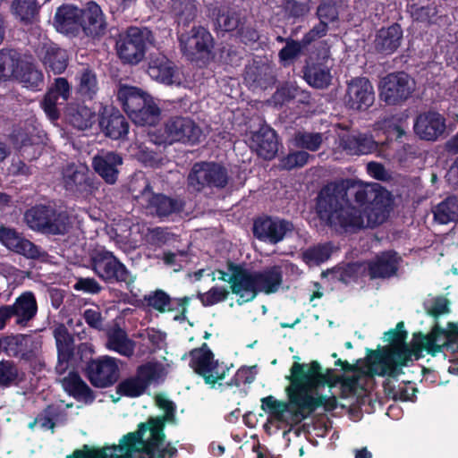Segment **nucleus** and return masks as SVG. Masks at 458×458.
Returning <instances> with one entry per match:
<instances>
[{
  "instance_id": "nucleus-34",
  "label": "nucleus",
  "mask_w": 458,
  "mask_h": 458,
  "mask_svg": "<svg viewBox=\"0 0 458 458\" xmlns=\"http://www.w3.org/2000/svg\"><path fill=\"white\" fill-rule=\"evenodd\" d=\"M38 55L47 69L55 74L62 73L67 67L66 51L54 44H46L39 50Z\"/></svg>"
},
{
  "instance_id": "nucleus-19",
  "label": "nucleus",
  "mask_w": 458,
  "mask_h": 458,
  "mask_svg": "<svg viewBox=\"0 0 458 458\" xmlns=\"http://www.w3.org/2000/svg\"><path fill=\"white\" fill-rule=\"evenodd\" d=\"M293 230V225L285 220L264 217L254 222V235L264 242L276 244L281 242L287 233Z\"/></svg>"
},
{
  "instance_id": "nucleus-53",
  "label": "nucleus",
  "mask_w": 458,
  "mask_h": 458,
  "mask_svg": "<svg viewBox=\"0 0 458 458\" xmlns=\"http://www.w3.org/2000/svg\"><path fill=\"white\" fill-rule=\"evenodd\" d=\"M367 270L366 264L363 263H352L344 267H339L335 271V276L337 279L348 284L355 280L360 276H362Z\"/></svg>"
},
{
  "instance_id": "nucleus-54",
  "label": "nucleus",
  "mask_w": 458,
  "mask_h": 458,
  "mask_svg": "<svg viewBox=\"0 0 458 458\" xmlns=\"http://www.w3.org/2000/svg\"><path fill=\"white\" fill-rule=\"evenodd\" d=\"M20 381L17 366L12 360L0 361V386H8Z\"/></svg>"
},
{
  "instance_id": "nucleus-13",
  "label": "nucleus",
  "mask_w": 458,
  "mask_h": 458,
  "mask_svg": "<svg viewBox=\"0 0 458 458\" xmlns=\"http://www.w3.org/2000/svg\"><path fill=\"white\" fill-rule=\"evenodd\" d=\"M164 136L167 142H199L202 137L199 126L191 118L175 116L170 118L164 127Z\"/></svg>"
},
{
  "instance_id": "nucleus-43",
  "label": "nucleus",
  "mask_w": 458,
  "mask_h": 458,
  "mask_svg": "<svg viewBox=\"0 0 458 458\" xmlns=\"http://www.w3.org/2000/svg\"><path fill=\"white\" fill-rule=\"evenodd\" d=\"M15 79L23 83L26 88L37 89L43 85L42 72L30 63H21L19 74Z\"/></svg>"
},
{
  "instance_id": "nucleus-23",
  "label": "nucleus",
  "mask_w": 458,
  "mask_h": 458,
  "mask_svg": "<svg viewBox=\"0 0 458 458\" xmlns=\"http://www.w3.org/2000/svg\"><path fill=\"white\" fill-rule=\"evenodd\" d=\"M338 146L349 155H368L377 150L372 136L360 132H344L338 137Z\"/></svg>"
},
{
  "instance_id": "nucleus-49",
  "label": "nucleus",
  "mask_w": 458,
  "mask_h": 458,
  "mask_svg": "<svg viewBox=\"0 0 458 458\" xmlns=\"http://www.w3.org/2000/svg\"><path fill=\"white\" fill-rule=\"evenodd\" d=\"M95 113L87 106H80L76 110L72 109L69 113V121L80 130H85L95 122Z\"/></svg>"
},
{
  "instance_id": "nucleus-26",
  "label": "nucleus",
  "mask_w": 458,
  "mask_h": 458,
  "mask_svg": "<svg viewBox=\"0 0 458 458\" xmlns=\"http://www.w3.org/2000/svg\"><path fill=\"white\" fill-rule=\"evenodd\" d=\"M123 158L114 152H101L93 158L95 171L109 184H114L118 177V166Z\"/></svg>"
},
{
  "instance_id": "nucleus-58",
  "label": "nucleus",
  "mask_w": 458,
  "mask_h": 458,
  "mask_svg": "<svg viewBox=\"0 0 458 458\" xmlns=\"http://www.w3.org/2000/svg\"><path fill=\"white\" fill-rule=\"evenodd\" d=\"M310 157L311 156L303 150L292 152L281 159L280 165L286 170L301 167L308 163Z\"/></svg>"
},
{
  "instance_id": "nucleus-12",
  "label": "nucleus",
  "mask_w": 458,
  "mask_h": 458,
  "mask_svg": "<svg viewBox=\"0 0 458 458\" xmlns=\"http://www.w3.org/2000/svg\"><path fill=\"white\" fill-rule=\"evenodd\" d=\"M230 270V274L218 271V279L230 284L232 293L239 297L238 303L254 300L258 292L253 272L240 267H233Z\"/></svg>"
},
{
  "instance_id": "nucleus-4",
  "label": "nucleus",
  "mask_w": 458,
  "mask_h": 458,
  "mask_svg": "<svg viewBox=\"0 0 458 458\" xmlns=\"http://www.w3.org/2000/svg\"><path fill=\"white\" fill-rule=\"evenodd\" d=\"M406 335L403 322L397 324L395 330L385 334V340L393 343L394 350L374 355L369 367L373 374L395 377L403 372V367L410 360V355L403 349Z\"/></svg>"
},
{
  "instance_id": "nucleus-55",
  "label": "nucleus",
  "mask_w": 458,
  "mask_h": 458,
  "mask_svg": "<svg viewBox=\"0 0 458 458\" xmlns=\"http://www.w3.org/2000/svg\"><path fill=\"white\" fill-rule=\"evenodd\" d=\"M261 408L276 419L283 420L284 413L289 409V405L286 403L278 401L270 395L261 399Z\"/></svg>"
},
{
  "instance_id": "nucleus-47",
  "label": "nucleus",
  "mask_w": 458,
  "mask_h": 458,
  "mask_svg": "<svg viewBox=\"0 0 458 458\" xmlns=\"http://www.w3.org/2000/svg\"><path fill=\"white\" fill-rule=\"evenodd\" d=\"M324 140L323 134L318 132H297L293 139V144L297 148H306L310 151L318 150Z\"/></svg>"
},
{
  "instance_id": "nucleus-35",
  "label": "nucleus",
  "mask_w": 458,
  "mask_h": 458,
  "mask_svg": "<svg viewBox=\"0 0 458 458\" xmlns=\"http://www.w3.org/2000/svg\"><path fill=\"white\" fill-rule=\"evenodd\" d=\"M54 336L58 351L56 370L59 373H63L67 369L68 360L72 353V339L66 327L63 325H59L55 328Z\"/></svg>"
},
{
  "instance_id": "nucleus-41",
  "label": "nucleus",
  "mask_w": 458,
  "mask_h": 458,
  "mask_svg": "<svg viewBox=\"0 0 458 458\" xmlns=\"http://www.w3.org/2000/svg\"><path fill=\"white\" fill-rule=\"evenodd\" d=\"M447 344V335L445 330L436 327L430 334L424 335L420 345L421 349L427 351L432 355H436L442 351V348Z\"/></svg>"
},
{
  "instance_id": "nucleus-46",
  "label": "nucleus",
  "mask_w": 458,
  "mask_h": 458,
  "mask_svg": "<svg viewBox=\"0 0 458 458\" xmlns=\"http://www.w3.org/2000/svg\"><path fill=\"white\" fill-rule=\"evenodd\" d=\"M170 8L179 22L188 23L196 17L197 6L195 0H171Z\"/></svg>"
},
{
  "instance_id": "nucleus-27",
  "label": "nucleus",
  "mask_w": 458,
  "mask_h": 458,
  "mask_svg": "<svg viewBox=\"0 0 458 458\" xmlns=\"http://www.w3.org/2000/svg\"><path fill=\"white\" fill-rule=\"evenodd\" d=\"M81 23L88 36L98 37L104 34L106 23L100 7L94 2L89 3L81 13Z\"/></svg>"
},
{
  "instance_id": "nucleus-21",
  "label": "nucleus",
  "mask_w": 458,
  "mask_h": 458,
  "mask_svg": "<svg viewBox=\"0 0 458 458\" xmlns=\"http://www.w3.org/2000/svg\"><path fill=\"white\" fill-rule=\"evenodd\" d=\"M332 66L333 61L330 59L329 50L325 47L319 55V60L307 66L304 78L314 88H327L332 81L330 72Z\"/></svg>"
},
{
  "instance_id": "nucleus-20",
  "label": "nucleus",
  "mask_w": 458,
  "mask_h": 458,
  "mask_svg": "<svg viewBox=\"0 0 458 458\" xmlns=\"http://www.w3.org/2000/svg\"><path fill=\"white\" fill-rule=\"evenodd\" d=\"M89 169L84 165H68L63 172V183L66 191L87 197L92 192L88 177Z\"/></svg>"
},
{
  "instance_id": "nucleus-42",
  "label": "nucleus",
  "mask_w": 458,
  "mask_h": 458,
  "mask_svg": "<svg viewBox=\"0 0 458 458\" xmlns=\"http://www.w3.org/2000/svg\"><path fill=\"white\" fill-rule=\"evenodd\" d=\"M19 55L14 51L0 52V79L16 78L21 65Z\"/></svg>"
},
{
  "instance_id": "nucleus-51",
  "label": "nucleus",
  "mask_w": 458,
  "mask_h": 458,
  "mask_svg": "<svg viewBox=\"0 0 458 458\" xmlns=\"http://www.w3.org/2000/svg\"><path fill=\"white\" fill-rule=\"evenodd\" d=\"M38 10L36 0H13L12 4L13 13L21 21H30L35 17Z\"/></svg>"
},
{
  "instance_id": "nucleus-22",
  "label": "nucleus",
  "mask_w": 458,
  "mask_h": 458,
  "mask_svg": "<svg viewBox=\"0 0 458 458\" xmlns=\"http://www.w3.org/2000/svg\"><path fill=\"white\" fill-rule=\"evenodd\" d=\"M148 73L151 79L166 85L180 84L178 72L173 64L161 53L149 55Z\"/></svg>"
},
{
  "instance_id": "nucleus-50",
  "label": "nucleus",
  "mask_w": 458,
  "mask_h": 458,
  "mask_svg": "<svg viewBox=\"0 0 458 458\" xmlns=\"http://www.w3.org/2000/svg\"><path fill=\"white\" fill-rule=\"evenodd\" d=\"M332 250L329 243L319 244L306 250L302 253V258L307 264H319L328 259Z\"/></svg>"
},
{
  "instance_id": "nucleus-40",
  "label": "nucleus",
  "mask_w": 458,
  "mask_h": 458,
  "mask_svg": "<svg viewBox=\"0 0 458 458\" xmlns=\"http://www.w3.org/2000/svg\"><path fill=\"white\" fill-rule=\"evenodd\" d=\"M101 125L104 127L106 134L114 140L123 137L129 130L128 123L119 113L110 114L101 122Z\"/></svg>"
},
{
  "instance_id": "nucleus-25",
  "label": "nucleus",
  "mask_w": 458,
  "mask_h": 458,
  "mask_svg": "<svg viewBox=\"0 0 458 458\" xmlns=\"http://www.w3.org/2000/svg\"><path fill=\"white\" fill-rule=\"evenodd\" d=\"M250 146L259 157L272 159L278 150L276 132L267 125L261 126L258 131L252 133Z\"/></svg>"
},
{
  "instance_id": "nucleus-32",
  "label": "nucleus",
  "mask_w": 458,
  "mask_h": 458,
  "mask_svg": "<svg viewBox=\"0 0 458 458\" xmlns=\"http://www.w3.org/2000/svg\"><path fill=\"white\" fill-rule=\"evenodd\" d=\"M117 98L130 117L133 112L148 103L150 96L136 87L122 85L118 89Z\"/></svg>"
},
{
  "instance_id": "nucleus-59",
  "label": "nucleus",
  "mask_w": 458,
  "mask_h": 458,
  "mask_svg": "<svg viewBox=\"0 0 458 458\" xmlns=\"http://www.w3.org/2000/svg\"><path fill=\"white\" fill-rule=\"evenodd\" d=\"M60 99L61 98L55 94V91L48 90L41 103L44 112L52 121L56 120L59 116L56 105L61 104Z\"/></svg>"
},
{
  "instance_id": "nucleus-29",
  "label": "nucleus",
  "mask_w": 458,
  "mask_h": 458,
  "mask_svg": "<svg viewBox=\"0 0 458 458\" xmlns=\"http://www.w3.org/2000/svg\"><path fill=\"white\" fill-rule=\"evenodd\" d=\"M11 306L16 325L22 327H27L38 312L37 300L31 292L21 293Z\"/></svg>"
},
{
  "instance_id": "nucleus-15",
  "label": "nucleus",
  "mask_w": 458,
  "mask_h": 458,
  "mask_svg": "<svg viewBox=\"0 0 458 458\" xmlns=\"http://www.w3.org/2000/svg\"><path fill=\"white\" fill-rule=\"evenodd\" d=\"M91 384L97 387H107L119 377L118 360L110 356H103L91 360L87 368Z\"/></svg>"
},
{
  "instance_id": "nucleus-18",
  "label": "nucleus",
  "mask_w": 458,
  "mask_h": 458,
  "mask_svg": "<svg viewBox=\"0 0 458 458\" xmlns=\"http://www.w3.org/2000/svg\"><path fill=\"white\" fill-rule=\"evenodd\" d=\"M183 53L193 59L197 55H208L211 52L214 42L211 34L204 27H193L189 33L180 36Z\"/></svg>"
},
{
  "instance_id": "nucleus-7",
  "label": "nucleus",
  "mask_w": 458,
  "mask_h": 458,
  "mask_svg": "<svg viewBox=\"0 0 458 458\" xmlns=\"http://www.w3.org/2000/svg\"><path fill=\"white\" fill-rule=\"evenodd\" d=\"M189 357L190 366L204 378L207 384L214 386L225 378L228 368L215 360L214 354L206 344L199 349L191 351Z\"/></svg>"
},
{
  "instance_id": "nucleus-11",
  "label": "nucleus",
  "mask_w": 458,
  "mask_h": 458,
  "mask_svg": "<svg viewBox=\"0 0 458 458\" xmlns=\"http://www.w3.org/2000/svg\"><path fill=\"white\" fill-rule=\"evenodd\" d=\"M227 173L224 167L214 163H197L188 175L189 186L199 191L206 186L224 187L227 182Z\"/></svg>"
},
{
  "instance_id": "nucleus-5",
  "label": "nucleus",
  "mask_w": 458,
  "mask_h": 458,
  "mask_svg": "<svg viewBox=\"0 0 458 458\" xmlns=\"http://www.w3.org/2000/svg\"><path fill=\"white\" fill-rule=\"evenodd\" d=\"M136 199L148 214L162 219L180 214L184 207L181 199L154 193L147 182L143 190L136 195Z\"/></svg>"
},
{
  "instance_id": "nucleus-16",
  "label": "nucleus",
  "mask_w": 458,
  "mask_h": 458,
  "mask_svg": "<svg viewBox=\"0 0 458 458\" xmlns=\"http://www.w3.org/2000/svg\"><path fill=\"white\" fill-rule=\"evenodd\" d=\"M41 340L27 335L3 337V350L9 355L25 360H36L41 352Z\"/></svg>"
},
{
  "instance_id": "nucleus-8",
  "label": "nucleus",
  "mask_w": 458,
  "mask_h": 458,
  "mask_svg": "<svg viewBox=\"0 0 458 458\" xmlns=\"http://www.w3.org/2000/svg\"><path fill=\"white\" fill-rule=\"evenodd\" d=\"M415 89V81L405 72H392L382 78L379 98L387 105H397L408 99Z\"/></svg>"
},
{
  "instance_id": "nucleus-56",
  "label": "nucleus",
  "mask_w": 458,
  "mask_h": 458,
  "mask_svg": "<svg viewBox=\"0 0 458 458\" xmlns=\"http://www.w3.org/2000/svg\"><path fill=\"white\" fill-rule=\"evenodd\" d=\"M374 130L383 131L388 135L395 134L396 138H401L404 134V130L399 123V120L394 116H387L374 124Z\"/></svg>"
},
{
  "instance_id": "nucleus-30",
  "label": "nucleus",
  "mask_w": 458,
  "mask_h": 458,
  "mask_svg": "<svg viewBox=\"0 0 458 458\" xmlns=\"http://www.w3.org/2000/svg\"><path fill=\"white\" fill-rule=\"evenodd\" d=\"M403 31L398 24H393L378 30L375 41V49L383 55H391L400 47Z\"/></svg>"
},
{
  "instance_id": "nucleus-44",
  "label": "nucleus",
  "mask_w": 458,
  "mask_h": 458,
  "mask_svg": "<svg viewBox=\"0 0 458 458\" xmlns=\"http://www.w3.org/2000/svg\"><path fill=\"white\" fill-rule=\"evenodd\" d=\"M51 215V208L45 206H38L29 209L24 218L27 225L33 230L41 231L44 233L45 227L47 225L48 216Z\"/></svg>"
},
{
  "instance_id": "nucleus-31",
  "label": "nucleus",
  "mask_w": 458,
  "mask_h": 458,
  "mask_svg": "<svg viewBox=\"0 0 458 458\" xmlns=\"http://www.w3.org/2000/svg\"><path fill=\"white\" fill-rule=\"evenodd\" d=\"M82 10L72 5L58 8L55 16V26L62 33H77L81 30Z\"/></svg>"
},
{
  "instance_id": "nucleus-6",
  "label": "nucleus",
  "mask_w": 458,
  "mask_h": 458,
  "mask_svg": "<svg viewBox=\"0 0 458 458\" xmlns=\"http://www.w3.org/2000/svg\"><path fill=\"white\" fill-rule=\"evenodd\" d=\"M151 38V32L136 27L128 29L122 34L116 42V50L119 58L126 64H136L145 55L147 43Z\"/></svg>"
},
{
  "instance_id": "nucleus-63",
  "label": "nucleus",
  "mask_w": 458,
  "mask_h": 458,
  "mask_svg": "<svg viewBox=\"0 0 458 458\" xmlns=\"http://www.w3.org/2000/svg\"><path fill=\"white\" fill-rule=\"evenodd\" d=\"M318 15L322 21L320 24V27H321V35H323L326 31L327 21H331L335 20L336 11H335V7H333L329 4H320L318 8Z\"/></svg>"
},
{
  "instance_id": "nucleus-17",
  "label": "nucleus",
  "mask_w": 458,
  "mask_h": 458,
  "mask_svg": "<svg viewBox=\"0 0 458 458\" xmlns=\"http://www.w3.org/2000/svg\"><path fill=\"white\" fill-rule=\"evenodd\" d=\"M374 89L369 81L360 77L352 80L344 97L345 105L353 110H365L374 102Z\"/></svg>"
},
{
  "instance_id": "nucleus-60",
  "label": "nucleus",
  "mask_w": 458,
  "mask_h": 458,
  "mask_svg": "<svg viewBox=\"0 0 458 458\" xmlns=\"http://www.w3.org/2000/svg\"><path fill=\"white\" fill-rule=\"evenodd\" d=\"M229 292L225 287H212L209 291L200 293L199 298L205 306H211L227 298Z\"/></svg>"
},
{
  "instance_id": "nucleus-2",
  "label": "nucleus",
  "mask_w": 458,
  "mask_h": 458,
  "mask_svg": "<svg viewBox=\"0 0 458 458\" xmlns=\"http://www.w3.org/2000/svg\"><path fill=\"white\" fill-rule=\"evenodd\" d=\"M291 384L286 388L290 404L301 418L323 406L326 410H334L336 405L335 394H319V388L327 386L329 391L333 386L329 377L322 372L318 361L310 363L294 362L291 368V375L286 377Z\"/></svg>"
},
{
  "instance_id": "nucleus-52",
  "label": "nucleus",
  "mask_w": 458,
  "mask_h": 458,
  "mask_svg": "<svg viewBox=\"0 0 458 458\" xmlns=\"http://www.w3.org/2000/svg\"><path fill=\"white\" fill-rule=\"evenodd\" d=\"M64 388L74 396L86 397L89 394V388L82 379L74 373H70L63 380Z\"/></svg>"
},
{
  "instance_id": "nucleus-57",
  "label": "nucleus",
  "mask_w": 458,
  "mask_h": 458,
  "mask_svg": "<svg viewBox=\"0 0 458 458\" xmlns=\"http://www.w3.org/2000/svg\"><path fill=\"white\" fill-rule=\"evenodd\" d=\"M144 300L149 307L160 312H165L169 309L171 301L169 295L162 290L151 292L144 297Z\"/></svg>"
},
{
  "instance_id": "nucleus-9",
  "label": "nucleus",
  "mask_w": 458,
  "mask_h": 458,
  "mask_svg": "<svg viewBox=\"0 0 458 458\" xmlns=\"http://www.w3.org/2000/svg\"><path fill=\"white\" fill-rule=\"evenodd\" d=\"M162 376V369L154 363H147L138 368L134 376L123 379L117 386V393L128 397L142 395L148 386L157 381Z\"/></svg>"
},
{
  "instance_id": "nucleus-28",
  "label": "nucleus",
  "mask_w": 458,
  "mask_h": 458,
  "mask_svg": "<svg viewBox=\"0 0 458 458\" xmlns=\"http://www.w3.org/2000/svg\"><path fill=\"white\" fill-rule=\"evenodd\" d=\"M398 257L395 252L386 251L376 256L366 264L370 278H386L394 276L397 271Z\"/></svg>"
},
{
  "instance_id": "nucleus-45",
  "label": "nucleus",
  "mask_w": 458,
  "mask_h": 458,
  "mask_svg": "<svg viewBox=\"0 0 458 458\" xmlns=\"http://www.w3.org/2000/svg\"><path fill=\"white\" fill-rule=\"evenodd\" d=\"M47 225L44 233L51 234H64L71 227L72 221L66 212H56L51 208V215L48 216Z\"/></svg>"
},
{
  "instance_id": "nucleus-36",
  "label": "nucleus",
  "mask_w": 458,
  "mask_h": 458,
  "mask_svg": "<svg viewBox=\"0 0 458 458\" xmlns=\"http://www.w3.org/2000/svg\"><path fill=\"white\" fill-rule=\"evenodd\" d=\"M106 348L129 358L134 353L135 344L123 330L115 328L108 333Z\"/></svg>"
},
{
  "instance_id": "nucleus-61",
  "label": "nucleus",
  "mask_w": 458,
  "mask_h": 458,
  "mask_svg": "<svg viewBox=\"0 0 458 458\" xmlns=\"http://www.w3.org/2000/svg\"><path fill=\"white\" fill-rule=\"evenodd\" d=\"M239 19L234 13H220L216 18L217 27L224 31H231L237 28Z\"/></svg>"
},
{
  "instance_id": "nucleus-3",
  "label": "nucleus",
  "mask_w": 458,
  "mask_h": 458,
  "mask_svg": "<svg viewBox=\"0 0 458 458\" xmlns=\"http://www.w3.org/2000/svg\"><path fill=\"white\" fill-rule=\"evenodd\" d=\"M152 428L144 430L139 428L135 432L124 436L118 445L106 446L103 449L76 450L67 458H165L172 456L176 450L165 447V434H160L161 420H152Z\"/></svg>"
},
{
  "instance_id": "nucleus-10",
  "label": "nucleus",
  "mask_w": 458,
  "mask_h": 458,
  "mask_svg": "<svg viewBox=\"0 0 458 458\" xmlns=\"http://www.w3.org/2000/svg\"><path fill=\"white\" fill-rule=\"evenodd\" d=\"M91 266L95 274L106 283L124 282L128 271L112 252L104 249L96 250L91 254Z\"/></svg>"
},
{
  "instance_id": "nucleus-62",
  "label": "nucleus",
  "mask_w": 458,
  "mask_h": 458,
  "mask_svg": "<svg viewBox=\"0 0 458 458\" xmlns=\"http://www.w3.org/2000/svg\"><path fill=\"white\" fill-rule=\"evenodd\" d=\"M170 237V233L162 227L148 228L146 240L151 244H164Z\"/></svg>"
},
{
  "instance_id": "nucleus-1",
  "label": "nucleus",
  "mask_w": 458,
  "mask_h": 458,
  "mask_svg": "<svg viewBox=\"0 0 458 458\" xmlns=\"http://www.w3.org/2000/svg\"><path fill=\"white\" fill-rule=\"evenodd\" d=\"M349 190L358 206L349 203L344 184H329L321 190L317 203L321 220L335 231L355 232L374 227L386 219L390 199L377 184L354 182Z\"/></svg>"
},
{
  "instance_id": "nucleus-24",
  "label": "nucleus",
  "mask_w": 458,
  "mask_h": 458,
  "mask_svg": "<svg viewBox=\"0 0 458 458\" xmlns=\"http://www.w3.org/2000/svg\"><path fill=\"white\" fill-rule=\"evenodd\" d=\"M445 120L440 114L429 112L417 117L414 131L422 140H435L445 132Z\"/></svg>"
},
{
  "instance_id": "nucleus-14",
  "label": "nucleus",
  "mask_w": 458,
  "mask_h": 458,
  "mask_svg": "<svg viewBox=\"0 0 458 458\" xmlns=\"http://www.w3.org/2000/svg\"><path fill=\"white\" fill-rule=\"evenodd\" d=\"M0 242L9 250L27 259L45 261L47 253L28 239L23 238L15 230L0 226Z\"/></svg>"
},
{
  "instance_id": "nucleus-48",
  "label": "nucleus",
  "mask_w": 458,
  "mask_h": 458,
  "mask_svg": "<svg viewBox=\"0 0 458 458\" xmlns=\"http://www.w3.org/2000/svg\"><path fill=\"white\" fill-rule=\"evenodd\" d=\"M156 403L160 407V409L164 410L165 414L163 417H157V418H151L148 420L147 423H141L139 428L144 427V430H148L152 428V420H161L162 427L160 429V434H164V427L165 421H173L174 420V406L171 401H169L165 396L164 395H157L156 397Z\"/></svg>"
},
{
  "instance_id": "nucleus-33",
  "label": "nucleus",
  "mask_w": 458,
  "mask_h": 458,
  "mask_svg": "<svg viewBox=\"0 0 458 458\" xmlns=\"http://www.w3.org/2000/svg\"><path fill=\"white\" fill-rule=\"evenodd\" d=\"M258 293L270 294L277 292L283 282L280 267H271L261 271H252Z\"/></svg>"
},
{
  "instance_id": "nucleus-37",
  "label": "nucleus",
  "mask_w": 458,
  "mask_h": 458,
  "mask_svg": "<svg viewBox=\"0 0 458 458\" xmlns=\"http://www.w3.org/2000/svg\"><path fill=\"white\" fill-rule=\"evenodd\" d=\"M434 219L442 225L458 220V198L448 197L433 208Z\"/></svg>"
},
{
  "instance_id": "nucleus-39",
  "label": "nucleus",
  "mask_w": 458,
  "mask_h": 458,
  "mask_svg": "<svg viewBox=\"0 0 458 458\" xmlns=\"http://www.w3.org/2000/svg\"><path fill=\"white\" fill-rule=\"evenodd\" d=\"M77 80L79 94L86 99H92L98 91L96 73L89 68H83L78 72Z\"/></svg>"
},
{
  "instance_id": "nucleus-64",
  "label": "nucleus",
  "mask_w": 458,
  "mask_h": 458,
  "mask_svg": "<svg viewBox=\"0 0 458 458\" xmlns=\"http://www.w3.org/2000/svg\"><path fill=\"white\" fill-rule=\"evenodd\" d=\"M301 51V45L294 40L286 42L285 47L280 51L279 56L284 61L295 58Z\"/></svg>"
},
{
  "instance_id": "nucleus-38",
  "label": "nucleus",
  "mask_w": 458,
  "mask_h": 458,
  "mask_svg": "<svg viewBox=\"0 0 458 458\" xmlns=\"http://www.w3.org/2000/svg\"><path fill=\"white\" fill-rule=\"evenodd\" d=\"M161 111L150 97L148 103L131 114V121L138 125H155L160 120Z\"/></svg>"
}]
</instances>
